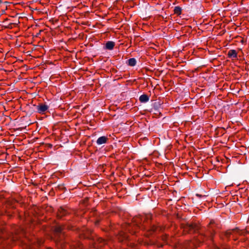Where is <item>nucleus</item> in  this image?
<instances>
[{"label": "nucleus", "instance_id": "nucleus-1", "mask_svg": "<svg viewBox=\"0 0 249 249\" xmlns=\"http://www.w3.org/2000/svg\"><path fill=\"white\" fill-rule=\"evenodd\" d=\"M219 225L218 221L214 220H211L209 224L208 225V229L206 233L201 234V236L204 238L208 239L211 241H213V236L215 234V229L219 228Z\"/></svg>", "mask_w": 249, "mask_h": 249}, {"label": "nucleus", "instance_id": "nucleus-2", "mask_svg": "<svg viewBox=\"0 0 249 249\" xmlns=\"http://www.w3.org/2000/svg\"><path fill=\"white\" fill-rule=\"evenodd\" d=\"M64 227L60 225H56L53 227V231L55 234V241L60 242V245L62 246L61 242L64 237Z\"/></svg>", "mask_w": 249, "mask_h": 249}, {"label": "nucleus", "instance_id": "nucleus-3", "mask_svg": "<svg viewBox=\"0 0 249 249\" xmlns=\"http://www.w3.org/2000/svg\"><path fill=\"white\" fill-rule=\"evenodd\" d=\"M141 103H145L148 102L150 100V97L151 96L150 91H149L148 92L142 91L141 90Z\"/></svg>", "mask_w": 249, "mask_h": 249}, {"label": "nucleus", "instance_id": "nucleus-4", "mask_svg": "<svg viewBox=\"0 0 249 249\" xmlns=\"http://www.w3.org/2000/svg\"><path fill=\"white\" fill-rule=\"evenodd\" d=\"M38 113H43L49 108V107L45 104H40L38 106H34Z\"/></svg>", "mask_w": 249, "mask_h": 249}, {"label": "nucleus", "instance_id": "nucleus-5", "mask_svg": "<svg viewBox=\"0 0 249 249\" xmlns=\"http://www.w3.org/2000/svg\"><path fill=\"white\" fill-rule=\"evenodd\" d=\"M238 230L237 229H233L232 231H226L224 234L223 236L221 237L222 239H224V238H227V239H229L230 237V236L231 235H233V233L234 232L237 231Z\"/></svg>", "mask_w": 249, "mask_h": 249}, {"label": "nucleus", "instance_id": "nucleus-6", "mask_svg": "<svg viewBox=\"0 0 249 249\" xmlns=\"http://www.w3.org/2000/svg\"><path fill=\"white\" fill-rule=\"evenodd\" d=\"M115 46V43L112 41H108L106 42L105 49L108 50H112Z\"/></svg>", "mask_w": 249, "mask_h": 249}, {"label": "nucleus", "instance_id": "nucleus-7", "mask_svg": "<svg viewBox=\"0 0 249 249\" xmlns=\"http://www.w3.org/2000/svg\"><path fill=\"white\" fill-rule=\"evenodd\" d=\"M67 211L63 208L61 207L58 210L57 216L59 218H61L63 216H64L66 214H67Z\"/></svg>", "mask_w": 249, "mask_h": 249}, {"label": "nucleus", "instance_id": "nucleus-8", "mask_svg": "<svg viewBox=\"0 0 249 249\" xmlns=\"http://www.w3.org/2000/svg\"><path fill=\"white\" fill-rule=\"evenodd\" d=\"M228 56L230 58H236L237 53L235 50H230L228 53Z\"/></svg>", "mask_w": 249, "mask_h": 249}, {"label": "nucleus", "instance_id": "nucleus-9", "mask_svg": "<svg viewBox=\"0 0 249 249\" xmlns=\"http://www.w3.org/2000/svg\"><path fill=\"white\" fill-rule=\"evenodd\" d=\"M107 138L105 136H102L99 137L97 140V143L98 145H101L107 142Z\"/></svg>", "mask_w": 249, "mask_h": 249}, {"label": "nucleus", "instance_id": "nucleus-10", "mask_svg": "<svg viewBox=\"0 0 249 249\" xmlns=\"http://www.w3.org/2000/svg\"><path fill=\"white\" fill-rule=\"evenodd\" d=\"M136 60L135 58H131L127 61V64L130 66H134L136 64Z\"/></svg>", "mask_w": 249, "mask_h": 249}, {"label": "nucleus", "instance_id": "nucleus-11", "mask_svg": "<svg viewBox=\"0 0 249 249\" xmlns=\"http://www.w3.org/2000/svg\"><path fill=\"white\" fill-rule=\"evenodd\" d=\"M189 228L190 230H193L194 231H198L200 229L199 227L195 224L189 225Z\"/></svg>", "mask_w": 249, "mask_h": 249}, {"label": "nucleus", "instance_id": "nucleus-12", "mask_svg": "<svg viewBox=\"0 0 249 249\" xmlns=\"http://www.w3.org/2000/svg\"><path fill=\"white\" fill-rule=\"evenodd\" d=\"M148 86V81L141 78V89H145Z\"/></svg>", "mask_w": 249, "mask_h": 249}, {"label": "nucleus", "instance_id": "nucleus-13", "mask_svg": "<svg viewBox=\"0 0 249 249\" xmlns=\"http://www.w3.org/2000/svg\"><path fill=\"white\" fill-rule=\"evenodd\" d=\"M143 218H144V221L145 220L148 221L149 220H150L151 218V215L150 214H145V213H144L143 215L141 214V221H142Z\"/></svg>", "mask_w": 249, "mask_h": 249}, {"label": "nucleus", "instance_id": "nucleus-14", "mask_svg": "<svg viewBox=\"0 0 249 249\" xmlns=\"http://www.w3.org/2000/svg\"><path fill=\"white\" fill-rule=\"evenodd\" d=\"M182 9L179 6H176L174 8V13L178 15H179L181 13Z\"/></svg>", "mask_w": 249, "mask_h": 249}, {"label": "nucleus", "instance_id": "nucleus-15", "mask_svg": "<svg viewBox=\"0 0 249 249\" xmlns=\"http://www.w3.org/2000/svg\"><path fill=\"white\" fill-rule=\"evenodd\" d=\"M139 219L138 216H136L133 218V222L137 227H139L138 225L139 223Z\"/></svg>", "mask_w": 249, "mask_h": 249}, {"label": "nucleus", "instance_id": "nucleus-16", "mask_svg": "<svg viewBox=\"0 0 249 249\" xmlns=\"http://www.w3.org/2000/svg\"><path fill=\"white\" fill-rule=\"evenodd\" d=\"M98 242H99V243H103V244H104L106 242V241L102 238H99L98 239Z\"/></svg>", "mask_w": 249, "mask_h": 249}, {"label": "nucleus", "instance_id": "nucleus-17", "mask_svg": "<svg viewBox=\"0 0 249 249\" xmlns=\"http://www.w3.org/2000/svg\"><path fill=\"white\" fill-rule=\"evenodd\" d=\"M12 238V240H16L18 238V237L17 235H13Z\"/></svg>", "mask_w": 249, "mask_h": 249}, {"label": "nucleus", "instance_id": "nucleus-18", "mask_svg": "<svg viewBox=\"0 0 249 249\" xmlns=\"http://www.w3.org/2000/svg\"><path fill=\"white\" fill-rule=\"evenodd\" d=\"M149 5V4H145V16H146L147 15V13H146V9H147V6H148Z\"/></svg>", "mask_w": 249, "mask_h": 249}, {"label": "nucleus", "instance_id": "nucleus-19", "mask_svg": "<svg viewBox=\"0 0 249 249\" xmlns=\"http://www.w3.org/2000/svg\"><path fill=\"white\" fill-rule=\"evenodd\" d=\"M145 120V119H144V120H143V119H142V118H141V124L143 123V124H145V125L146 126V124H145V123H144Z\"/></svg>", "mask_w": 249, "mask_h": 249}, {"label": "nucleus", "instance_id": "nucleus-20", "mask_svg": "<svg viewBox=\"0 0 249 249\" xmlns=\"http://www.w3.org/2000/svg\"><path fill=\"white\" fill-rule=\"evenodd\" d=\"M196 196L197 197H199V198H200V197H202V195H199V194H196Z\"/></svg>", "mask_w": 249, "mask_h": 249}, {"label": "nucleus", "instance_id": "nucleus-21", "mask_svg": "<svg viewBox=\"0 0 249 249\" xmlns=\"http://www.w3.org/2000/svg\"><path fill=\"white\" fill-rule=\"evenodd\" d=\"M43 243V242L41 241V240H39L38 241V244L40 245L41 244H42Z\"/></svg>", "mask_w": 249, "mask_h": 249}, {"label": "nucleus", "instance_id": "nucleus-22", "mask_svg": "<svg viewBox=\"0 0 249 249\" xmlns=\"http://www.w3.org/2000/svg\"><path fill=\"white\" fill-rule=\"evenodd\" d=\"M192 246H194V245L195 246L194 243H193V242H191L190 243L189 246L190 247H192Z\"/></svg>", "mask_w": 249, "mask_h": 249}, {"label": "nucleus", "instance_id": "nucleus-23", "mask_svg": "<svg viewBox=\"0 0 249 249\" xmlns=\"http://www.w3.org/2000/svg\"><path fill=\"white\" fill-rule=\"evenodd\" d=\"M11 25H12V23L10 24L9 25H8V26H6L5 28H12V26H11Z\"/></svg>", "mask_w": 249, "mask_h": 249}, {"label": "nucleus", "instance_id": "nucleus-24", "mask_svg": "<svg viewBox=\"0 0 249 249\" xmlns=\"http://www.w3.org/2000/svg\"><path fill=\"white\" fill-rule=\"evenodd\" d=\"M142 133V132H141V133ZM142 139H143V140H146V139H147V138H146V137H143V138H142V137H141V140H142Z\"/></svg>", "mask_w": 249, "mask_h": 249}, {"label": "nucleus", "instance_id": "nucleus-25", "mask_svg": "<svg viewBox=\"0 0 249 249\" xmlns=\"http://www.w3.org/2000/svg\"><path fill=\"white\" fill-rule=\"evenodd\" d=\"M148 145H151V142H148Z\"/></svg>", "mask_w": 249, "mask_h": 249}, {"label": "nucleus", "instance_id": "nucleus-26", "mask_svg": "<svg viewBox=\"0 0 249 249\" xmlns=\"http://www.w3.org/2000/svg\"><path fill=\"white\" fill-rule=\"evenodd\" d=\"M147 197L148 198V199L149 200H150V198H149V196H147Z\"/></svg>", "mask_w": 249, "mask_h": 249}, {"label": "nucleus", "instance_id": "nucleus-27", "mask_svg": "<svg viewBox=\"0 0 249 249\" xmlns=\"http://www.w3.org/2000/svg\"><path fill=\"white\" fill-rule=\"evenodd\" d=\"M149 129V126H148V127H146V129Z\"/></svg>", "mask_w": 249, "mask_h": 249}, {"label": "nucleus", "instance_id": "nucleus-28", "mask_svg": "<svg viewBox=\"0 0 249 249\" xmlns=\"http://www.w3.org/2000/svg\"><path fill=\"white\" fill-rule=\"evenodd\" d=\"M142 175H143V176H146V174H145V173H144V174H143Z\"/></svg>", "mask_w": 249, "mask_h": 249}, {"label": "nucleus", "instance_id": "nucleus-29", "mask_svg": "<svg viewBox=\"0 0 249 249\" xmlns=\"http://www.w3.org/2000/svg\"><path fill=\"white\" fill-rule=\"evenodd\" d=\"M147 18V17H144V18H143V19H145V18Z\"/></svg>", "mask_w": 249, "mask_h": 249}, {"label": "nucleus", "instance_id": "nucleus-30", "mask_svg": "<svg viewBox=\"0 0 249 249\" xmlns=\"http://www.w3.org/2000/svg\"><path fill=\"white\" fill-rule=\"evenodd\" d=\"M142 131H143V132H145V131H146V130H145H145H142Z\"/></svg>", "mask_w": 249, "mask_h": 249}, {"label": "nucleus", "instance_id": "nucleus-31", "mask_svg": "<svg viewBox=\"0 0 249 249\" xmlns=\"http://www.w3.org/2000/svg\"><path fill=\"white\" fill-rule=\"evenodd\" d=\"M138 142H139V143L140 142V140H139Z\"/></svg>", "mask_w": 249, "mask_h": 249}, {"label": "nucleus", "instance_id": "nucleus-32", "mask_svg": "<svg viewBox=\"0 0 249 249\" xmlns=\"http://www.w3.org/2000/svg\"><path fill=\"white\" fill-rule=\"evenodd\" d=\"M141 167H142V164H141Z\"/></svg>", "mask_w": 249, "mask_h": 249}]
</instances>
